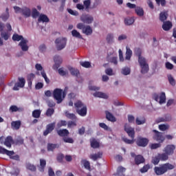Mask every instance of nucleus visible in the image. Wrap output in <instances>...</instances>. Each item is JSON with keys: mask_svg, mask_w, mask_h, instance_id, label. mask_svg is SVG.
I'll list each match as a JSON object with an SVG mask.
<instances>
[{"mask_svg": "<svg viewBox=\"0 0 176 176\" xmlns=\"http://www.w3.org/2000/svg\"><path fill=\"white\" fill-rule=\"evenodd\" d=\"M134 53L138 57V63L141 68L142 74H148L149 72V64L145 57L142 56V50L141 48H135Z\"/></svg>", "mask_w": 176, "mask_h": 176, "instance_id": "f257e3e1", "label": "nucleus"}, {"mask_svg": "<svg viewBox=\"0 0 176 176\" xmlns=\"http://www.w3.org/2000/svg\"><path fill=\"white\" fill-rule=\"evenodd\" d=\"M175 168V166L170 164V163H165L160 164L158 166H155L154 168V172L155 173L156 175H164L168 171L170 170H174Z\"/></svg>", "mask_w": 176, "mask_h": 176, "instance_id": "f03ea898", "label": "nucleus"}, {"mask_svg": "<svg viewBox=\"0 0 176 176\" xmlns=\"http://www.w3.org/2000/svg\"><path fill=\"white\" fill-rule=\"evenodd\" d=\"M12 41L14 42H20L19 45L21 47L23 52L28 51V45H27L28 43V40L24 39V37L22 35L14 34L12 35Z\"/></svg>", "mask_w": 176, "mask_h": 176, "instance_id": "7ed1b4c3", "label": "nucleus"}, {"mask_svg": "<svg viewBox=\"0 0 176 176\" xmlns=\"http://www.w3.org/2000/svg\"><path fill=\"white\" fill-rule=\"evenodd\" d=\"M124 131H126V133H127L129 137H131V140L127 139V138L124 137L122 138V141H124L125 144H128L130 145L134 144V137L135 135V132L134 131V129L129 126V124H126L124 125Z\"/></svg>", "mask_w": 176, "mask_h": 176, "instance_id": "20e7f679", "label": "nucleus"}, {"mask_svg": "<svg viewBox=\"0 0 176 176\" xmlns=\"http://www.w3.org/2000/svg\"><path fill=\"white\" fill-rule=\"evenodd\" d=\"M74 107L76 113L80 116L85 117L87 115V106H86L82 101L77 100L76 102L74 103Z\"/></svg>", "mask_w": 176, "mask_h": 176, "instance_id": "39448f33", "label": "nucleus"}, {"mask_svg": "<svg viewBox=\"0 0 176 176\" xmlns=\"http://www.w3.org/2000/svg\"><path fill=\"white\" fill-rule=\"evenodd\" d=\"M53 97L56 100L57 104H61L65 98V92L61 89L56 88L53 91Z\"/></svg>", "mask_w": 176, "mask_h": 176, "instance_id": "423d86ee", "label": "nucleus"}, {"mask_svg": "<svg viewBox=\"0 0 176 176\" xmlns=\"http://www.w3.org/2000/svg\"><path fill=\"white\" fill-rule=\"evenodd\" d=\"M77 28L82 30V34L85 35H91L93 34V29L90 25H85V23H79L77 24Z\"/></svg>", "mask_w": 176, "mask_h": 176, "instance_id": "0eeeda50", "label": "nucleus"}, {"mask_svg": "<svg viewBox=\"0 0 176 176\" xmlns=\"http://www.w3.org/2000/svg\"><path fill=\"white\" fill-rule=\"evenodd\" d=\"M57 50H63L67 46V38H58L55 41Z\"/></svg>", "mask_w": 176, "mask_h": 176, "instance_id": "6e6552de", "label": "nucleus"}, {"mask_svg": "<svg viewBox=\"0 0 176 176\" xmlns=\"http://www.w3.org/2000/svg\"><path fill=\"white\" fill-rule=\"evenodd\" d=\"M153 133H154L153 135V139L155 141H157V142H159L160 144L164 142V140H166V138L163 136V133L156 131L155 129L153 130Z\"/></svg>", "mask_w": 176, "mask_h": 176, "instance_id": "1a4fd4ad", "label": "nucleus"}, {"mask_svg": "<svg viewBox=\"0 0 176 176\" xmlns=\"http://www.w3.org/2000/svg\"><path fill=\"white\" fill-rule=\"evenodd\" d=\"M80 20L85 24H91L94 21V18L90 14H84L80 16Z\"/></svg>", "mask_w": 176, "mask_h": 176, "instance_id": "9d476101", "label": "nucleus"}, {"mask_svg": "<svg viewBox=\"0 0 176 176\" xmlns=\"http://www.w3.org/2000/svg\"><path fill=\"white\" fill-rule=\"evenodd\" d=\"M175 151V145L174 144H168L164 148L163 152L167 153L168 156H171L174 155V151Z\"/></svg>", "mask_w": 176, "mask_h": 176, "instance_id": "9b49d317", "label": "nucleus"}, {"mask_svg": "<svg viewBox=\"0 0 176 176\" xmlns=\"http://www.w3.org/2000/svg\"><path fill=\"white\" fill-rule=\"evenodd\" d=\"M115 51L112 50L111 52L107 53V60L109 61V63H111L112 64H114V65H118V57L113 56L111 57L113 54H114Z\"/></svg>", "mask_w": 176, "mask_h": 176, "instance_id": "f8f14e48", "label": "nucleus"}, {"mask_svg": "<svg viewBox=\"0 0 176 176\" xmlns=\"http://www.w3.org/2000/svg\"><path fill=\"white\" fill-rule=\"evenodd\" d=\"M136 144L138 146H142L145 148L148 144H149V140L146 138H138Z\"/></svg>", "mask_w": 176, "mask_h": 176, "instance_id": "ddd939ff", "label": "nucleus"}, {"mask_svg": "<svg viewBox=\"0 0 176 176\" xmlns=\"http://www.w3.org/2000/svg\"><path fill=\"white\" fill-rule=\"evenodd\" d=\"M54 61L55 64L53 65L52 68L54 70L58 69L60 68V66L61 65V63H63V58H60V56L56 55L54 57Z\"/></svg>", "mask_w": 176, "mask_h": 176, "instance_id": "4468645a", "label": "nucleus"}, {"mask_svg": "<svg viewBox=\"0 0 176 176\" xmlns=\"http://www.w3.org/2000/svg\"><path fill=\"white\" fill-rule=\"evenodd\" d=\"M19 82L15 83L12 90L17 91L19 90V87L23 88L25 86V79L24 78H19Z\"/></svg>", "mask_w": 176, "mask_h": 176, "instance_id": "2eb2a0df", "label": "nucleus"}, {"mask_svg": "<svg viewBox=\"0 0 176 176\" xmlns=\"http://www.w3.org/2000/svg\"><path fill=\"white\" fill-rule=\"evenodd\" d=\"M69 71L71 74V75H72V76H76L77 78L76 80L78 82L82 83L83 82V80H79V75H80V72H79V70L78 69L74 68V67H69Z\"/></svg>", "mask_w": 176, "mask_h": 176, "instance_id": "dca6fc26", "label": "nucleus"}, {"mask_svg": "<svg viewBox=\"0 0 176 176\" xmlns=\"http://www.w3.org/2000/svg\"><path fill=\"white\" fill-rule=\"evenodd\" d=\"M54 127H56V122H52L46 126V129L43 131V135L46 137L54 130Z\"/></svg>", "mask_w": 176, "mask_h": 176, "instance_id": "f3484780", "label": "nucleus"}, {"mask_svg": "<svg viewBox=\"0 0 176 176\" xmlns=\"http://www.w3.org/2000/svg\"><path fill=\"white\" fill-rule=\"evenodd\" d=\"M154 98L155 101H159V98H160V104H164V102H166V93L164 92H162L160 94V96L159 97V95L155 94L154 96Z\"/></svg>", "mask_w": 176, "mask_h": 176, "instance_id": "a211bd4d", "label": "nucleus"}, {"mask_svg": "<svg viewBox=\"0 0 176 176\" xmlns=\"http://www.w3.org/2000/svg\"><path fill=\"white\" fill-rule=\"evenodd\" d=\"M4 145L7 148H12V144H14V141L13 140V138L12 136H8L3 142Z\"/></svg>", "mask_w": 176, "mask_h": 176, "instance_id": "6ab92c4d", "label": "nucleus"}, {"mask_svg": "<svg viewBox=\"0 0 176 176\" xmlns=\"http://www.w3.org/2000/svg\"><path fill=\"white\" fill-rule=\"evenodd\" d=\"M0 153L1 155H7V156H13V155H14V151H8V149L0 146Z\"/></svg>", "mask_w": 176, "mask_h": 176, "instance_id": "aec40b11", "label": "nucleus"}, {"mask_svg": "<svg viewBox=\"0 0 176 176\" xmlns=\"http://www.w3.org/2000/svg\"><path fill=\"white\" fill-rule=\"evenodd\" d=\"M11 127L12 130H19L20 127H21V120L12 121L11 122Z\"/></svg>", "mask_w": 176, "mask_h": 176, "instance_id": "412c9836", "label": "nucleus"}, {"mask_svg": "<svg viewBox=\"0 0 176 176\" xmlns=\"http://www.w3.org/2000/svg\"><path fill=\"white\" fill-rule=\"evenodd\" d=\"M135 163L137 166L142 164V163H145V158L141 155H136L135 157Z\"/></svg>", "mask_w": 176, "mask_h": 176, "instance_id": "4be33fe9", "label": "nucleus"}, {"mask_svg": "<svg viewBox=\"0 0 176 176\" xmlns=\"http://www.w3.org/2000/svg\"><path fill=\"white\" fill-rule=\"evenodd\" d=\"M173 28V23L170 21H165L162 25V29L164 31H170Z\"/></svg>", "mask_w": 176, "mask_h": 176, "instance_id": "5701e85b", "label": "nucleus"}, {"mask_svg": "<svg viewBox=\"0 0 176 176\" xmlns=\"http://www.w3.org/2000/svg\"><path fill=\"white\" fill-rule=\"evenodd\" d=\"M38 23H49L50 19H49V17H47L46 14H41L38 19Z\"/></svg>", "mask_w": 176, "mask_h": 176, "instance_id": "b1692460", "label": "nucleus"}, {"mask_svg": "<svg viewBox=\"0 0 176 176\" xmlns=\"http://www.w3.org/2000/svg\"><path fill=\"white\" fill-rule=\"evenodd\" d=\"M171 120V116L170 115H165L164 117L159 118L157 120L158 123H162L164 122H170Z\"/></svg>", "mask_w": 176, "mask_h": 176, "instance_id": "393cba45", "label": "nucleus"}, {"mask_svg": "<svg viewBox=\"0 0 176 176\" xmlns=\"http://www.w3.org/2000/svg\"><path fill=\"white\" fill-rule=\"evenodd\" d=\"M101 157H102V152L101 151L89 155V159H91L94 162H96L98 159H101Z\"/></svg>", "mask_w": 176, "mask_h": 176, "instance_id": "a878e982", "label": "nucleus"}, {"mask_svg": "<svg viewBox=\"0 0 176 176\" xmlns=\"http://www.w3.org/2000/svg\"><path fill=\"white\" fill-rule=\"evenodd\" d=\"M58 144H53V143H48L47 146V149L48 152H53L54 149L59 148Z\"/></svg>", "mask_w": 176, "mask_h": 176, "instance_id": "bb28decb", "label": "nucleus"}, {"mask_svg": "<svg viewBox=\"0 0 176 176\" xmlns=\"http://www.w3.org/2000/svg\"><path fill=\"white\" fill-rule=\"evenodd\" d=\"M25 17H30L31 16V10L27 7H23L21 12Z\"/></svg>", "mask_w": 176, "mask_h": 176, "instance_id": "cd10ccee", "label": "nucleus"}, {"mask_svg": "<svg viewBox=\"0 0 176 176\" xmlns=\"http://www.w3.org/2000/svg\"><path fill=\"white\" fill-rule=\"evenodd\" d=\"M105 114L106 119H107V120H109V122H116V118H115V116H113V115L111 113V112L106 111Z\"/></svg>", "mask_w": 176, "mask_h": 176, "instance_id": "c85d7f7f", "label": "nucleus"}, {"mask_svg": "<svg viewBox=\"0 0 176 176\" xmlns=\"http://www.w3.org/2000/svg\"><path fill=\"white\" fill-rule=\"evenodd\" d=\"M58 135L60 137H67L69 135V131L67 129H60L57 131Z\"/></svg>", "mask_w": 176, "mask_h": 176, "instance_id": "c756f323", "label": "nucleus"}, {"mask_svg": "<svg viewBox=\"0 0 176 176\" xmlns=\"http://www.w3.org/2000/svg\"><path fill=\"white\" fill-rule=\"evenodd\" d=\"M157 155L158 157H160V160L161 162H166V160H168V155L166 152L162 153H158Z\"/></svg>", "mask_w": 176, "mask_h": 176, "instance_id": "7c9ffc66", "label": "nucleus"}, {"mask_svg": "<svg viewBox=\"0 0 176 176\" xmlns=\"http://www.w3.org/2000/svg\"><path fill=\"white\" fill-rule=\"evenodd\" d=\"M24 109L23 107H18L16 105H12L10 107V112H23Z\"/></svg>", "mask_w": 176, "mask_h": 176, "instance_id": "2f4dec72", "label": "nucleus"}, {"mask_svg": "<svg viewBox=\"0 0 176 176\" xmlns=\"http://www.w3.org/2000/svg\"><path fill=\"white\" fill-rule=\"evenodd\" d=\"M45 167H46V160L43 159L40 160V167L38 168V170L41 173H43L45 171Z\"/></svg>", "mask_w": 176, "mask_h": 176, "instance_id": "473e14b6", "label": "nucleus"}, {"mask_svg": "<svg viewBox=\"0 0 176 176\" xmlns=\"http://www.w3.org/2000/svg\"><path fill=\"white\" fill-rule=\"evenodd\" d=\"M135 12L136 13V14H138V16H139L140 17H142V16H144V8H141V7H137L135 9Z\"/></svg>", "mask_w": 176, "mask_h": 176, "instance_id": "72a5a7b5", "label": "nucleus"}, {"mask_svg": "<svg viewBox=\"0 0 176 176\" xmlns=\"http://www.w3.org/2000/svg\"><path fill=\"white\" fill-rule=\"evenodd\" d=\"M94 97H98L99 98L107 99L108 98V95L102 92H95L94 94Z\"/></svg>", "mask_w": 176, "mask_h": 176, "instance_id": "f704fd0d", "label": "nucleus"}, {"mask_svg": "<svg viewBox=\"0 0 176 176\" xmlns=\"http://www.w3.org/2000/svg\"><path fill=\"white\" fill-rule=\"evenodd\" d=\"M65 115L67 119H71L72 120H76L78 119L74 113H70L69 111H65Z\"/></svg>", "mask_w": 176, "mask_h": 176, "instance_id": "c9c22d12", "label": "nucleus"}, {"mask_svg": "<svg viewBox=\"0 0 176 176\" xmlns=\"http://www.w3.org/2000/svg\"><path fill=\"white\" fill-rule=\"evenodd\" d=\"M26 168L27 170H30V171H32V173H35V171H36V166L30 163L26 164Z\"/></svg>", "mask_w": 176, "mask_h": 176, "instance_id": "e433bc0d", "label": "nucleus"}, {"mask_svg": "<svg viewBox=\"0 0 176 176\" xmlns=\"http://www.w3.org/2000/svg\"><path fill=\"white\" fill-rule=\"evenodd\" d=\"M91 148H94V149H96L97 148H100V143L96 140V139H92L91 140Z\"/></svg>", "mask_w": 176, "mask_h": 176, "instance_id": "4c0bfd02", "label": "nucleus"}, {"mask_svg": "<svg viewBox=\"0 0 176 176\" xmlns=\"http://www.w3.org/2000/svg\"><path fill=\"white\" fill-rule=\"evenodd\" d=\"M41 113H42V111L40 109H36L32 111V117L38 119L41 118Z\"/></svg>", "mask_w": 176, "mask_h": 176, "instance_id": "58836bf2", "label": "nucleus"}, {"mask_svg": "<svg viewBox=\"0 0 176 176\" xmlns=\"http://www.w3.org/2000/svg\"><path fill=\"white\" fill-rule=\"evenodd\" d=\"M124 24L125 25H131V24H134V18H131V17L125 18Z\"/></svg>", "mask_w": 176, "mask_h": 176, "instance_id": "ea45409f", "label": "nucleus"}, {"mask_svg": "<svg viewBox=\"0 0 176 176\" xmlns=\"http://www.w3.org/2000/svg\"><path fill=\"white\" fill-rule=\"evenodd\" d=\"M83 5L85 8L86 12H89V9H90V5H91V0H85L83 1Z\"/></svg>", "mask_w": 176, "mask_h": 176, "instance_id": "a19ab883", "label": "nucleus"}, {"mask_svg": "<svg viewBox=\"0 0 176 176\" xmlns=\"http://www.w3.org/2000/svg\"><path fill=\"white\" fill-rule=\"evenodd\" d=\"M151 162L155 166H157V164H159V163L160 162V158L159 157V155H157L156 156L153 157Z\"/></svg>", "mask_w": 176, "mask_h": 176, "instance_id": "79ce46f5", "label": "nucleus"}, {"mask_svg": "<svg viewBox=\"0 0 176 176\" xmlns=\"http://www.w3.org/2000/svg\"><path fill=\"white\" fill-rule=\"evenodd\" d=\"M131 56H133V51H131V50H130V48L126 47L125 58L126 60H130V58H131Z\"/></svg>", "mask_w": 176, "mask_h": 176, "instance_id": "37998d69", "label": "nucleus"}, {"mask_svg": "<svg viewBox=\"0 0 176 176\" xmlns=\"http://www.w3.org/2000/svg\"><path fill=\"white\" fill-rule=\"evenodd\" d=\"M72 36H74V38H78V39H82V35H80V33L78 32L76 30H74L72 31Z\"/></svg>", "mask_w": 176, "mask_h": 176, "instance_id": "c03bdc74", "label": "nucleus"}, {"mask_svg": "<svg viewBox=\"0 0 176 176\" xmlns=\"http://www.w3.org/2000/svg\"><path fill=\"white\" fill-rule=\"evenodd\" d=\"M160 21L165 23L166 20H167V13L161 12L160 14Z\"/></svg>", "mask_w": 176, "mask_h": 176, "instance_id": "a18cd8bd", "label": "nucleus"}, {"mask_svg": "<svg viewBox=\"0 0 176 176\" xmlns=\"http://www.w3.org/2000/svg\"><path fill=\"white\" fill-rule=\"evenodd\" d=\"M135 122H136V124L140 126L141 124H144L146 120H145V118H142L141 120H140V118H137Z\"/></svg>", "mask_w": 176, "mask_h": 176, "instance_id": "49530a36", "label": "nucleus"}, {"mask_svg": "<svg viewBox=\"0 0 176 176\" xmlns=\"http://www.w3.org/2000/svg\"><path fill=\"white\" fill-rule=\"evenodd\" d=\"M151 168V166L149 164L144 165L142 168L140 169V173L144 174V173H148V170Z\"/></svg>", "mask_w": 176, "mask_h": 176, "instance_id": "de8ad7c7", "label": "nucleus"}, {"mask_svg": "<svg viewBox=\"0 0 176 176\" xmlns=\"http://www.w3.org/2000/svg\"><path fill=\"white\" fill-rule=\"evenodd\" d=\"M24 144V139L21 137H18L15 140V144L16 145H23Z\"/></svg>", "mask_w": 176, "mask_h": 176, "instance_id": "09e8293b", "label": "nucleus"}, {"mask_svg": "<svg viewBox=\"0 0 176 176\" xmlns=\"http://www.w3.org/2000/svg\"><path fill=\"white\" fill-rule=\"evenodd\" d=\"M67 122L66 120H61L57 123V127L58 129H60V127L65 126H67Z\"/></svg>", "mask_w": 176, "mask_h": 176, "instance_id": "8fccbe9b", "label": "nucleus"}, {"mask_svg": "<svg viewBox=\"0 0 176 176\" xmlns=\"http://www.w3.org/2000/svg\"><path fill=\"white\" fill-rule=\"evenodd\" d=\"M80 64L84 68H90V67H91V63L87 61L80 62Z\"/></svg>", "mask_w": 176, "mask_h": 176, "instance_id": "3c124183", "label": "nucleus"}, {"mask_svg": "<svg viewBox=\"0 0 176 176\" xmlns=\"http://www.w3.org/2000/svg\"><path fill=\"white\" fill-rule=\"evenodd\" d=\"M54 113V109L49 108L47 109L45 115L46 116L50 117Z\"/></svg>", "mask_w": 176, "mask_h": 176, "instance_id": "603ef678", "label": "nucleus"}, {"mask_svg": "<svg viewBox=\"0 0 176 176\" xmlns=\"http://www.w3.org/2000/svg\"><path fill=\"white\" fill-rule=\"evenodd\" d=\"M126 168L123 166H119L117 169V175H120V174L124 173Z\"/></svg>", "mask_w": 176, "mask_h": 176, "instance_id": "864d4df0", "label": "nucleus"}, {"mask_svg": "<svg viewBox=\"0 0 176 176\" xmlns=\"http://www.w3.org/2000/svg\"><path fill=\"white\" fill-rule=\"evenodd\" d=\"M168 79L169 83L172 85V86H175V80L174 79V78H173V76L171 75L168 76Z\"/></svg>", "mask_w": 176, "mask_h": 176, "instance_id": "5fc2aeb1", "label": "nucleus"}, {"mask_svg": "<svg viewBox=\"0 0 176 176\" xmlns=\"http://www.w3.org/2000/svg\"><path fill=\"white\" fill-rule=\"evenodd\" d=\"M32 16L34 19H36L39 16V12H38L36 8L32 10Z\"/></svg>", "mask_w": 176, "mask_h": 176, "instance_id": "6e6d98bb", "label": "nucleus"}, {"mask_svg": "<svg viewBox=\"0 0 176 176\" xmlns=\"http://www.w3.org/2000/svg\"><path fill=\"white\" fill-rule=\"evenodd\" d=\"M67 12L69 14H72V16H79V12H78V11H74L71 8H68Z\"/></svg>", "mask_w": 176, "mask_h": 176, "instance_id": "4d7b16f0", "label": "nucleus"}, {"mask_svg": "<svg viewBox=\"0 0 176 176\" xmlns=\"http://www.w3.org/2000/svg\"><path fill=\"white\" fill-rule=\"evenodd\" d=\"M162 144L160 143H154L151 144L150 146L151 149H157V148H160Z\"/></svg>", "mask_w": 176, "mask_h": 176, "instance_id": "13d9d810", "label": "nucleus"}, {"mask_svg": "<svg viewBox=\"0 0 176 176\" xmlns=\"http://www.w3.org/2000/svg\"><path fill=\"white\" fill-rule=\"evenodd\" d=\"M82 162L84 163L85 168H86L87 170H90V162L86 160H82Z\"/></svg>", "mask_w": 176, "mask_h": 176, "instance_id": "bf43d9fd", "label": "nucleus"}, {"mask_svg": "<svg viewBox=\"0 0 176 176\" xmlns=\"http://www.w3.org/2000/svg\"><path fill=\"white\" fill-rule=\"evenodd\" d=\"M168 125H166V124H160L159 125V129L161 131H166V130H168Z\"/></svg>", "mask_w": 176, "mask_h": 176, "instance_id": "052dcab7", "label": "nucleus"}, {"mask_svg": "<svg viewBox=\"0 0 176 176\" xmlns=\"http://www.w3.org/2000/svg\"><path fill=\"white\" fill-rule=\"evenodd\" d=\"M122 74L123 75H130V68L124 67L122 69Z\"/></svg>", "mask_w": 176, "mask_h": 176, "instance_id": "680f3d73", "label": "nucleus"}, {"mask_svg": "<svg viewBox=\"0 0 176 176\" xmlns=\"http://www.w3.org/2000/svg\"><path fill=\"white\" fill-rule=\"evenodd\" d=\"M10 16V15L9 14V13H6L1 15V19L3 21H7L9 19Z\"/></svg>", "mask_w": 176, "mask_h": 176, "instance_id": "e2e57ef3", "label": "nucleus"}, {"mask_svg": "<svg viewBox=\"0 0 176 176\" xmlns=\"http://www.w3.org/2000/svg\"><path fill=\"white\" fill-rule=\"evenodd\" d=\"M47 104L50 108H54V107H56V102L53 100L47 101Z\"/></svg>", "mask_w": 176, "mask_h": 176, "instance_id": "0e129e2a", "label": "nucleus"}, {"mask_svg": "<svg viewBox=\"0 0 176 176\" xmlns=\"http://www.w3.org/2000/svg\"><path fill=\"white\" fill-rule=\"evenodd\" d=\"M63 141L67 144H74V139L72 138H64Z\"/></svg>", "mask_w": 176, "mask_h": 176, "instance_id": "69168bd1", "label": "nucleus"}, {"mask_svg": "<svg viewBox=\"0 0 176 176\" xmlns=\"http://www.w3.org/2000/svg\"><path fill=\"white\" fill-rule=\"evenodd\" d=\"M165 67L166 68V69H173L174 68V65H173L170 62H166L165 63Z\"/></svg>", "mask_w": 176, "mask_h": 176, "instance_id": "338daca9", "label": "nucleus"}, {"mask_svg": "<svg viewBox=\"0 0 176 176\" xmlns=\"http://www.w3.org/2000/svg\"><path fill=\"white\" fill-rule=\"evenodd\" d=\"M1 36L4 38V41H8V39H9V34H8V32H1Z\"/></svg>", "mask_w": 176, "mask_h": 176, "instance_id": "774afa93", "label": "nucleus"}]
</instances>
